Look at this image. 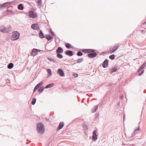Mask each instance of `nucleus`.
<instances>
[{
    "instance_id": "nucleus-43",
    "label": "nucleus",
    "mask_w": 146,
    "mask_h": 146,
    "mask_svg": "<svg viewBox=\"0 0 146 146\" xmlns=\"http://www.w3.org/2000/svg\"><path fill=\"white\" fill-rule=\"evenodd\" d=\"M138 130H140V129H138Z\"/></svg>"
},
{
    "instance_id": "nucleus-34",
    "label": "nucleus",
    "mask_w": 146,
    "mask_h": 146,
    "mask_svg": "<svg viewBox=\"0 0 146 146\" xmlns=\"http://www.w3.org/2000/svg\"><path fill=\"white\" fill-rule=\"evenodd\" d=\"M43 84V83L42 82H41L39 83V84H38V85H39V86L40 87V86H41Z\"/></svg>"
},
{
    "instance_id": "nucleus-2",
    "label": "nucleus",
    "mask_w": 146,
    "mask_h": 146,
    "mask_svg": "<svg viewBox=\"0 0 146 146\" xmlns=\"http://www.w3.org/2000/svg\"><path fill=\"white\" fill-rule=\"evenodd\" d=\"M19 36V33L17 31H15L13 33L11 39L13 40H16L18 39Z\"/></svg>"
},
{
    "instance_id": "nucleus-4",
    "label": "nucleus",
    "mask_w": 146,
    "mask_h": 146,
    "mask_svg": "<svg viewBox=\"0 0 146 146\" xmlns=\"http://www.w3.org/2000/svg\"><path fill=\"white\" fill-rule=\"evenodd\" d=\"M29 16L31 18H34L37 17L36 14L34 12L31 11L29 12Z\"/></svg>"
},
{
    "instance_id": "nucleus-9",
    "label": "nucleus",
    "mask_w": 146,
    "mask_h": 146,
    "mask_svg": "<svg viewBox=\"0 0 146 146\" xmlns=\"http://www.w3.org/2000/svg\"><path fill=\"white\" fill-rule=\"evenodd\" d=\"M92 53L89 54H88V56L90 58H93L95 57L97 55V54L96 52H92Z\"/></svg>"
},
{
    "instance_id": "nucleus-31",
    "label": "nucleus",
    "mask_w": 146,
    "mask_h": 146,
    "mask_svg": "<svg viewBox=\"0 0 146 146\" xmlns=\"http://www.w3.org/2000/svg\"><path fill=\"white\" fill-rule=\"evenodd\" d=\"M44 88L43 87H40L39 89L38 90V91H40V92H42V91H43V90H44Z\"/></svg>"
},
{
    "instance_id": "nucleus-28",
    "label": "nucleus",
    "mask_w": 146,
    "mask_h": 146,
    "mask_svg": "<svg viewBox=\"0 0 146 146\" xmlns=\"http://www.w3.org/2000/svg\"><path fill=\"white\" fill-rule=\"evenodd\" d=\"M115 58V56L114 54H112L109 56V58L111 59V60H113Z\"/></svg>"
},
{
    "instance_id": "nucleus-41",
    "label": "nucleus",
    "mask_w": 146,
    "mask_h": 146,
    "mask_svg": "<svg viewBox=\"0 0 146 146\" xmlns=\"http://www.w3.org/2000/svg\"><path fill=\"white\" fill-rule=\"evenodd\" d=\"M145 23H146V22H145Z\"/></svg>"
},
{
    "instance_id": "nucleus-3",
    "label": "nucleus",
    "mask_w": 146,
    "mask_h": 146,
    "mask_svg": "<svg viewBox=\"0 0 146 146\" xmlns=\"http://www.w3.org/2000/svg\"><path fill=\"white\" fill-rule=\"evenodd\" d=\"M41 50L39 49H37L35 48L33 49L31 52V55L32 56H35L38 54V52H40Z\"/></svg>"
},
{
    "instance_id": "nucleus-37",
    "label": "nucleus",
    "mask_w": 146,
    "mask_h": 146,
    "mask_svg": "<svg viewBox=\"0 0 146 146\" xmlns=\"http://www.w3.org/2000/svg\"><path fill=\"white\" fill-rule=\"evenodd\" d=\"M38 88L35 86L34 90V92H35L38 89Z\"/></svg>"
},
{
    "instance_id": "nucleus-5",
    "label": "nucleus",
    "mask_w": 146,
    "mask_h": 146,
    "mask_svg": "<svg viewBox=\"0 0 146 146\" xmlns=\"http://www.w3.org/2000/svg\"><path fill=\"white\" fill-rule=\"evenodd\" d=\"M94 50L90 49H84L82 51V52H83L87 53L94 52Z\"/></svg>"
},
{
    "instance_id": "nucleus-18",
    "label": "nucleus",
    "mask_w": 146,
    "mask_h": 146,
    "mask_svg": "<svg viewBox=\"0 0 146 146\" xmlns=\"http://www.w3.org/2000/svg\"><path fill=\"white\" fill-rule=\"evenodd\" d=\"M18 8L19 9L22 10L23 9L24 7L23 6L22 4H20L18 5Z\"/></svg>"
},
{
    "instance_id": "nucleus-17",
    "label": "nucleus",
    "mask_w": 146,
    "mask_h": 146,
    "mask_svg": "<svg viewBox=\"0 0 146 146\" xmlns=\"http://www.w3.org/2000/svg\"><path fill=\"white\" fill-rule=\"evenodd\" d=\"M13 64L12 63H10L8 65L7 67L9 69H11L13 68Z\"/></svg>"
},
{
    "instance_id": "nucleus-7",
    "label": "nucleus",
    "mask_w": 146,
    "mask_h": 146,
    "mask_svg": "<svg viewBox=\"0 0 146 146\" xmlns=\"http://www.w3.org/2000/svg\"><path fill=\"white\" fill-rule=\"evenodd\" d=\"M119 47L118 45H117L114 46L112 48H110V50L111 52H113L115 50L117 49V48Z\"/></svg>"
},
{
    "instance_id": "nucleus-10",
    "label": "nucleus",
    "mask_w": 146,
    "mask_h": 146,
    "mask_svg": "<svg viewBox=\"0 0 146 146\" xmlns=\"http://www.w3.org/2000/svg\"><path fill=\"white\" fill-rule=\"evenodd\" d=\"M108 65V61L106 59L104 62L103 63L102 66L104 68H106L107 67Z\"/></svg>"
},
{
    "instance_id": "nucleus-21",
    "label": "nucleus",
    "mask_w": 146,
    "mask_h": 146,
    "mask_svg": "<svg viewBox=\"0 0 146 146\" xmlns=\"http://www.w3.org/2000/svg\"><path fill=\"white\" fill-rule=\"evenodd\" d=\"M146 64L144 63L143 65H142L141 66L140 68L139 69L138 71L139 72L142 70L144 68Z\"/></svg>"
},
{
    "instance_id": "nucleus-25",
    "label": "nucleus",
    "mask_w": 146,
    "mask_h": 146,
    "mask_svg": "<svg viewBox=\"0 0 146 146\" xmlns=\"http://www.w3.org/2000/svg\"><path fill=\"white\" fill-rule=\"evenodd\" d=\"M83 60V58H80L78 59L77 60V63H80L82 62Z\"/></svg>"
},
{
    "instance_id": "nucleus-19",
    "label": "nucleus",
    "mask_w": 146,
    "mask_h": 146,
    "mask_svg": "<svg viewBox=\"0 0 146 146\" xmlns=\"http://www.w3.org/2000/svg\"><path fill=\"white\" fill-rule=\"evenodd\" d=\"M0 31L2 32H5L6 29L4 27H1L0 28Z\"/></svg>"
},
{
    "instance_id": "nucleus-6",
    "label": "nucleus",
    "mask_w": 146,
    "mask_h": 146,
    "mask_svg": "<svg viewBox=\"0 0 146 146\" xmlns=\"http://www.w3.org/2000/svg\"><path fill=\"white\" fill-rule=\"evenodd\" d=\"M10 4H11L9 2H6L4 3L3 4H0V8H1L3 7H6L9 6Z\"/></svg>"
},
{
    "instance_id": "nucleus-42",
    "label": "nucleus",
    "mask_w": 146,
    "mask_h": 146,
    "mask_svg": "<svg viewBox=\"0 0 146 146\" xmlns=\"http://www.w3.org/2000/svg\"><path fill=\"white\" fill-rule=\"evenodd\" d=\"M145 23H146V22H145Z\"/></svg>"
},
{
    "instance_id": "nucleus-1",
    "label": "nucleus",
    "mask_w": 146,
    "mask_h": 146,
    "mask_svg": "<svg viewBox=\"0 0 146 146\" xmlns=\"http://www.w3.org/2000/svg\"><path fill=\"white\" fill-rule=\"evenodd\" d=\"M37 128L38 131L40 133H42L44 132V126L41 123H39L37 124Z\"/></svg>"
},
{
    "instance_id": "nucleus-26",
    "label": "nucleus",
    "mask_w": 146,
    "mask_h": 146,
    "mask_svg": "<svg viewBox=\"0 0 146 146\" xmlns=\"http://www.w3.org/2000/svg\"><path fill=\"white\" fill-rule=\"evenodd\" d=\"M98 108V106H96L94 107V108L92 110V112H94L96 110H97V108Z\"/></svg>"
},
{
    "instance_id": "nucleus-33",
    "label": "nucleus",
    "mask_w": 146,
    "mask_h": 146,
    "mask_svg": "<svg viewBox=\"0 0 146 146\" xmlns=\"http://www.w3.org/2000/svg\"><path fill=\"white\" fill-rule=\"evenodd\" d=\"M82 55V53L81 52H78L77 53V55L78 56H81Z\"/></svg>"
},
{
    "instance_id": "nucleus-12",
    "label": "nucleus",
    "mask_w": 146,
    "mask_h": 146,
    "mask_svg": "<svg viewBox=\"0 0 146 146\" xmlns=\"http://www.w3.org/2000/svg\"><path fill=\"white\" fill-rule=\"evenodd\" d=\"M31 27L34 29H37L39 28V26L37 24H33L32 25Z\"/></svg>"
},
{
    "instance_id": "nucleus-24",
    "label": "nucleus",
    "mask_w": 146,
    "mask_h": 146,
    "mask_svg": "<svg viewBox=\"0 0 146 146\" xmlns=\"http://www.w3.org/2000/svg\"><path fill=\"white\" fill-rule=\"evenodd\" d=\"M37 3L38 4V5H41L42 3L41 0H36Z\"/></svg>"
},
{
    "instance_id": "nucleus-11",
    "label": "nucleus",
    "mask_w": 146,
    "mask_h": 146,
    "mask_svg": "<svg viewBox=\"0 0 146 146\" xmlns=\"http://www.w3.org/2000/svg\"><path fill=\"white\" fill-rule=\"evenodd\" d=\"M96 132H97L96 130H94L93 132L92 139H94V141L97 139V135L96 134Z\"/></svg>"
},
{
    "instance_id": "nucleus-35",
    "label": "nucleus",
    "mask_w": 146,
    "mask_h": 146,
    "mask_svg": "<svg viewBox=\"0 0 146 146\" xmlns=\"http://www.w3.org/2000/svg\"><path fill=\"white\" fill-rule=\"evenodd\" d=\"M144 70H142V71H141V72H140L139 74L138 75H139V76H140V75H141V74L143 73V72H144Z\"/></svg>"
},
{
    "instance_id": "nucleus-30",
    "label": "nucleus",
    "mask_w": 146,
    "mask_h": 146,
    "mask_svg": "<svg viewBox=\"0 0 146 146\" xmlns=\"http://www.w3.org/2000/svg\"><path fill=\"white\" fill-rule=\"evenodd\" d=\"M36 100L35 98H33V99L32 101V104L33 105H34L35 103L36 102Z\"/></svg>"
},
{
    "instance_id": "nucleus-36",
    "label": "nucleus",
    "mask_w": 146,
    "mask_h": 146,
    "mask_svg": "<svg viewBox=\"0 0 146 146\" xmlns=\"http://www.w3.org/2000/svg\"><path fill=\"white\" fill-rule=\"evenodd\" d=\"M50 33L52 35L54 36V33L51 30L50 31Z\"/></svg>"
},
{
    "instance_id": "nucleus-39",
    "label": "nucleus",
    "mask_w": 146,
    "mask_h": 146,
    "mask_svg": "<svg viewBox=\"0 0 146 146\" xmlns=\"http://www.w3.org/2000/svg\"><path fill=\"white\" fill-rule=\"evenodd\" d=\"M123 98V96H120V98L121 99H122Z\"/></svg>"
},
{
    "instance_id": "nucleus-20",
    "label": "nucleus",
    "mask_w": 146,
    "mask_h": 146,
    "mask_svg": "<svg viewBox=\"0 0 146 146\" xmlns=\"http://www.w3.org/2000/svg\"><path fill=\"white\" fill-rule=\"evenodd\" d=\"M54 84L51 83L47 85L45 87V88H50L54 86Z\"/></svg>"
},
{
    "instance_id": "nucleus-15",
    "label": "nucleus",
    "mask_w": 146,
    "mask_h": 146,
    "mask_svg": "<svg viewBox=\"0 0 146 146\" xmlns=\"http://www.w3.org/2000/svg\"><path fill=\"white\" fill-rule=\"evenodd\" d=\"M56 52L57 53H62L63 52V50L60 47H59L56 50Z\"/></svg>"
},
{
    "instance_id": "nucleus-23",
    "label": "nucleus",
    "mask_w": 146,
    "mask_h": 146,
    "mask_svg": "<svg viewBox=\"0 0 146 146\" xmlns=\"http://www.w3.org/2000/svg\"><path fill=\"white\" fill-rule=\"evenodd\" d=\"M39 35L41 38H43L44 37V35H43L42 31H40V33L39 34Z\"/></svg>"
},
{
    "instance_id": "nucleus-40",
    "label": "nucleus",
    "mask_w": 146,
    "mask_h": 146,
    "mask_svg": "<svg viewBox=\"0 0 146 146\" xmlns=\"http://www.w3.org/2000/svg\"><path fill=\"white\" fill-rule=\"evenodd\" d=\"M39 85H38L37 84L36 86V87L37 88H38L39 87V86H38Z\"/></svg>"
},
{
    "instance_id": "nucleus-32",
    "label": "nucleus",
    "mask_w": 146,
    "mask_h": 146,
    "mask_svg": "<svg viewBox=\"0 0 146 146\" xmlns=\"http://www.w3.org/2000/svg\"><path fill=\"white\" fill-rule=\"evenodd\" d=\"M47 72L49 73V76H50L52 74L51 70L50 69H48L47 70Z\"/></svg>"
},
{
    "instance_id": "nucleus-14",
    "label": "nucleus",
    "mask_w": 146,
    "mask_h": 146,
    "mask_svg": "<svg viewBox=\"0 0 146 146\" xmlns=\"http://www.w3.org/2000/svg\"><path fill=\"white\" fill-rule=\"evenodd\" d=\"M57 73L60 74V75L62 76H64V73L61 69H59L58 70Z\"/></svg>"
},
{
    "instance_id": "nucleus-29",
    "label": "nucleus",
    "mask_w": 146,
    "mask_h": 146,
    "mask_svg": "<svg viewBox=\"0 0 146 146\" xmlns=\"http://www.w3.org/2000/svg\"><path fill=\"white\" fill-rule=\"evenodd\" d=\"M57 56L59 58H61L63 57V56L62 55V54L59 53L57 54Z\"/></svg>"
},
{
    "instance_id": "nucleus-38",
    "label": "nucleus",
    "mask_w": 146,
    "mask_h": 146,
    "mask_svg": "<svg viewBox=\"0 0 146 146\" xmlns=\"http://www.w3.org/2000/svg\"><path fill=\"white\" fill-rule=\"evenodd\" d=\"M48 59L51 61H53L54 60L53 59H50V58H48Z\"/></svg>"
},
{
    "instance_id": "nucleus-13",
    "label": "nucleus",
    "mask_w": 146,
    "mask_h": 146,
    "mask_svg": "<svg viewBox=\"0 0 146 146\" xmlns=\"http://www.w3.org/2000/svg\"><path fill=\"white\" fill-rule=\"evenodd\" d=\"M65 54L67 55L72 56L73 55V52L71 50H68L66 51Z\"/></svg>"
},
{
    "instance_id": "nucleus-22",
    "label": "nucleus",
    "mask_w": 146,
    "mask_h": 146,
    "mask_svg": "<svg viewBox=\"0 0 146 146\" xmlns=\"http://www.w3.org/2000/svg\"><path fill=\"white\" fill-rule=\"evenodd\" d=\"M117 70V68L116 67H114L111 69V71L112 72H113L116 71Z\"/></svg>"
},
{
    "instance_id": "nucleus-27",
    "label": "nucleus",
    "mask_w": 146,
    "mask_h": 146,
    "mask_svg": "<svg viewBox=\"0 0 146 146\" xmlns=\"http://www.w3.org/2000/svg\"><path fill=\"white\" fill-rule=\"evenodd\" d=\"M66 47L67 48H69L70 47H71V45L69 44V43H67L66 45H65Z\"/></svg>"
},
{
    "instance_id": "nucleus-8",
    "label": "nucleus",
    "mask_w": 146,
    "mask_h": 146,
    "mask_svg": "<svg viewBox=\"0 0 146 146\" xmlns=\"http://www.w3.org/2000/svg\"><path fill=\"white\" fill-rule=\"evenodd\" d=\"M64 123L63 122H60L59 126L57 128L58 130H59L60 129H62L63 127L64 126Z\"/></svg>"
},
{
    "instance_id": "nucleus-16",
    "label": "nucleus",
    "mask_w": 146,
    "mask_h": 146,
    "mask_svg": "<svg viewBox=\"0 0 146 146\" xmlns=\"http://www.w3.org/2000/svg\"><path fill=\"white\" fill-rule=\"evenodd\" d=\"M46 38L48 39V40H50L52 39V36H51L50 35H46Z\"/></svg>"
}]
</instances>
